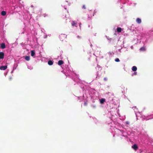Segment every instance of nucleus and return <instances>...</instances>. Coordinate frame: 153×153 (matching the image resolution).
Returning <instances> with one entry per match:
<instances>
[{"label":"nucleus","mask_w":153,"mask_h":153,"mask_svg":"<svg viewBox=\"0 0 153 153\" xmlns=\"http://www.w3.org/2000/svg\"><path fill=\"white\" fill-rule=\"evenodd\" d=\"M131 147L135 151H136L138 149V147L136 144H134Z\"/></svg>","instance_id":"obj_1"},{"label":"nucleus","mask_w":153,"mask_h":153,"mask_svg":"<svg viewBox=\"0 0 153 153\" xmlns=\"http://www.w3.org/2000/svg\"><path fill=\"white\" fill-rule=\"evenodd\" d=\"M7 68V65H2L0 67V69L1 70H5Z\"/></svg>","instance_id":"obj_2"},{"label":"nucleus","mask_w":153,"mask_h":153,"mask_svg":"<svg viewBox=\"0 0 153 153\" xmlns=\"http://www.w3.org/2000/svg\"><path fill=\"white\" fill-rule=\"evenodd\" d=\"M4 54L3 52H0V59H3L4 58Z\"/></svg>","instance_id":"obj_3"},{"label":"nucleus","mask_w":153,"mask_h":153,"mask_svg":"<svg viewBox=\"0 0 153 153\" xmlns=\"http://www.w3.org/2000/svg\"><path fill=\"white\" fill-rule=\"evenodd\" d=\"M1 48L2 49H4L6 48L5 45L4 43H2L1 44Z\"/></svg>","instance_id":"obj_4"},{"label":"nucleus","mask_w":153,"mask_h":153,"mask_svg":"<svg viewBox=\"0 0 153 153\" xmlns=\"http://www.w3.org/2000/svg\"><path fill=\"white\" fill-rule=\"evenodd\" d=\"M136 22L138 24H140L141 22V20L139 18H137L136 19Z\"/></svg>","instance_id":"obj_5"},{"label":"nucleus","mask_w":153,"mask_h":153,"mask_svg":"<svg viewBox=\"0 0 153 153\" xmlns=\"http://www.w3.org/2000/svg\"><path fill=\"white\" fill-rule=\"evenodd\" d=\"M64 62L62 60H60L58 62V65H61L63 64Z\"/></svg>","instance_id":"obj_6"},{"label":"nucleus","mask_w":153,"mask_h":153,"mask_svg":"<svg viewBox=\"0 0 153 153\" xmlns=\"http://www.w3.org/2000/svg\"><path fill=\"white\" fill-rule=\"evenodd\" d=\"M31 55L32 56H34L35 55V53L34 50H32L31 51Z\"/></svg>","instance_id":"obj_7"},{"label":"nucleus","mask_w":153,"mask_h":153,"mask_svg":"<svg viewBox=\"0 0 153 153\" xmlns=\"http://www.w3.org/2000/svg\"><path fill=\"white\" fill-rule=\"evenodd\" d=\"M53 62L52 60H49L48 62V64L50 65H52L53 64Z\"/></svg>","instance_id":"obj_8"},{"label":"nucleus","mask_w":153,"mask_h":153,"mask_svg":"<svg viewBox=\"0 0 153 153\" xmlns=\"http://www.w3.org/2000/svg\"><path fill=\"white\" fill-rule=\"evenodd\" d=\"M132 70L134 71H135L137 70V68L135 66H133L132 68Z\"/></svg>","instance_id":"obj_9"},{"label":"nucleus","mask_w":153,"mask_h":153,"mask_svg":"<svg viewBox=\"0 0 153 153\" xmlns=\"http://www.w3.org/2000/svg\"><path fill=\"white\" fill-rule=\"evenodd\" d=\"M117 31L118 32H121L122 31V29L121 27H117Z\"/></svg>","instance_id":"obj_10"},{"label":"nucleus","mask_w":153,"mask_h":153,"mask_svg":"<svg viewBox=\"0 0 153 153\" xmlns=\"http://www.w3.org/2000/svg\"><path fill=\"white\" fill-rule=\"evenodd\" d=\"M6 12L4 11H3L1 12V14L2 16H4L6 15Z\"/></svg>","instance_id":"obj_11"},{"label":"nucleus","mask_w":153,"mask_h":153,"mask_svg":"<svg viewBox=\"0 0 153 153\" xmlns=\"http://www.w3.org/2000/svg\"><path fill=\"white\" fill-rule=\"evenodd\" d=\"M72 25L73 26H76V24L74 21L72 22L71 23Z\"/></svg>","instance_id":"obj_12"},{"label":"nucleus","mask_w":153,"mask_h":153,"mask_svg":"<svg viewBox=\"0 0 153 153\" xmlns=\"http://www.w3.org/2000/svg\"><path fill=\"white\" fill-rule=\"evenodd\" d=\"M25 59L27 61H29L30 59V57L29 56H26L25 57Z\"/></svg>","instance_id":"obj_13"},{"label":"nucleus","mask_w":153,"mask_h":153,"mask_svg":"<svg viewBox=\"0 0 153 153\" xmlns=\"http://www.w3.org/2000/svg\"><path fill=\"white\" fill-rule=\"evenodd\" d=\"M105 100L104 99H102L100 100V102L101 103H103L105 101Z\"/></svg>","instance_id":"obj_14"},{"label":"nucleus","mask_w":153,"mask_h":153,"mask_svg":"<svg viewBox=\"0 0 153 153\" xmlns=\"http://www.w3.org/2000/svg\"><path fill=\"white\" fill-rule=\"evenodd\" d=\"M115 61L116 62H119L120 61L119 59L118 58H116L115 59Z\"/></svg>","instance_id":"obj_15"},{"label":"nucleus","mask_w":153,"mask_h":153,"mask_svg":"<svg viewBox=\"0 0 153 153\" xmlns=\"http://www.w3.org/2000/svg\"><path fill=\"white\" fill-rule=\"evenodd\" d=\"M82 8L84 9H86V7L85 6V5H84L82 6Z\"/></svg>","instance_id":"obj_16"},{"label":"nucleus","mask_w":153,"mask_h":153,"mask_svg":"<svg viewBox=\"0 0 153 153\" xmlns=\"http://www.w3.org/2000/svg\"><path fill=\"white\" fill-rule=\"evenodd\" d=\"M96 12H97L95 10H94V13H93V16H94V14H96Z\"/></svg>","instance_id":"obj_17"},{"label":"nucleus","mask_w":153,"mask_h":153,"mask_svg":"<svg viewBox=\"0 0 153 153\" xmlns=\"http://www.w3.org/2000/svg\"><path fill=\"white\" fill-rule=\"evenodd\" d=\"M87 103L86 102H85L84 104V105L85 106H86L87 105Z\"/></svg>","instance_id":"obj_18"},{"label":"nucleus","mask_w":153,"mask_h":153,"mask_svg":"<svg viewBox=\"0 0 153 153\" xmlns=\"http://www.w3.org/2000/svg\"><path fill=\"white\" fill-rule=\"evenodd\" d=\"M104 79L105 81H106L107 80V79L106 77L104 78Z\"/></svg>","instance_id":"obj_19"},{"label":"nucleus","mask_w":153,"mask_h":153,"mask_svg":"<svg viewBox=\"0 0 153 153\" xmlns=\"http://www.w3.org/2000/svg\"><path fill=\"white\" fill-rule=\"evenodd\" d=\"M143 49H144V48H140V50H143Z\"/></svg>","instance_id":"obj_20"},{"label":"nucleus","mask_w":153,"mask_h":153,"mask_svg":"<svg viewBox=\"0 0 153 153\" xmlns=\"http://www.w3.org/2000/svg\"><path fill=\"white\" fill-rule=\"evenodd\" d=\"M134 74L135 75H136V72H134Z\"/></svg>","instance_id":"obj_21"},{"label":"nucleus","mask_w":153,"mask_h":153,"mask_svg":"<svg viewBox=\"0 0 153 153\" xmlns=\"http://www.w3.org/2000/svg\"><path fill=\"white\" fill-rule=\"evenodd\" d=\"M77 37H78L79 38H80V37L79 36H77Z\"/></svg>","instance_id":"obj_22"}]
</instances>
